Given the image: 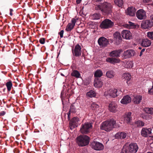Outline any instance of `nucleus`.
Instances as JSON below:
<instances>
[{"instance_id":"7","label":"nucleus","mask_w":153,"mask_h":153,"mask_svg":"<svg viewBox=\"0 0 153 153\" xmlns=\"http://www.w3.org/2000/svg\"><path fill=\"white\" fill-rule=\"evenodd\" d=\"M91 146L92 149L97 151L102 150L104 149L103 144L97 141H94L92 142L91 143Z\"/></svg>"},{"instance_id":"41","label":"nucleus","mask_w":153,"mask_h":153,"mask_svg":"<svg viewBox=\"0 0 153 153\" xmlns=\"http://www.w3.org/2000/svg\"><path fill=\"white\" fill-rule=\"evenodd\" d=\"M114 2L115 4L119 7L122 6L123 3V0H115Z\"/></svg>"},{"instance_id":"47","label":"nucleus","mask_w":153,"mask_h":153,"mask_svg":"<svg viewBox=\"0 0 153 153\" xmlns=\"http://www.w3.org/2000/svg\"><path fill=\"white\" fill-rule=\"evenodd\" d=\"M78 20V19H75L74 18H73L71 20V24H72L74 26L75 25V24Z\"/></svg>"},{"instance_id":"14","label":"nucleus","mask_w":153,"mask_h":153,"mask_svg":"<svg viewBox=\"0 0 153 153\" xmlns=\"http://www.w3.org/2000/svg\"><path fill=\"white\" fill-rule=\"evenodd\" d=\"M121 34L123 38L126 39H130L132 38V34L128 30H123L121 32Z\"/></svg>"},{"instance_id":"36","label":"nucleus","mask_w":153,"mask_h":153,"mask_svg":"<svg viewBox=\"0 0 153 153\" xmlns=\"http://www.w3.org/2000/svg\"><path fill=\"white\" fill-rule=\"evenodd\" d=\"M123 77L127 80L126 82L128 84V81H129L131 78L130 74L128 73H126L123 74Z\"/></svg>"},{"instance_id":"27","label":"nucleus","mask_w":153,"mask_h":153,"mask_svg":"<svg viewBox=\"0 0 153 153\" xmlns=\"http://www.w3.org/2000/svg\"><path fill=\"white\" fill-rule=\"evenodd\" d=\"M124 63L125 64L124 65V66L126 68H132L133 66V63L132 61H125V62Z\"/></svg>"},{"instance_id":"56","label":"nucleus","mask_w":153,"mask_h":153,"mask_svg":"<svg viewBox=\"0 0 153 153\" xmlns=\"http://www.w3.org/2000/svg\"><path fill=\"white\" fill-rule=\"evenodd\" d=\"M150 18L151 20H153V14H152L151 15Z\"/></svg>"},{"instance_id":"59","label":"nucleus","mask_w":153,"mask_h":153,"mask_svg":"<svg viewBox=\"0 0 153 153\" xmlns=\"http://www.w3.org/2000/svg\"><path fill=\"white\" fill-rule=\"evenodd\" d=\"M139 49H141V47H139Z\"/></svg>"},{"instance_id":"6","label":"nucleus","mask_w":153,"mask_h":153,"mask_svg":"<svg viewBox=\"0 0 153 153\" xmlns=\"http://www.w3.org/2000/svg\"><path fill=\"white\" fill-rule=\"evenodd\" d=\"M117 89L115 88H111L105 91L104 95L106 97L114 98L117 96Z\"/></svg>"},{"instance_id":"51","label":"nucleus","mask_w":153,"mask_h":153,"mask_svg":"<svg viewBox=\"0 0 153 153\" xmlns=\"http://www.w3.org/2000/svg\"><path fill=\"white\" fill-rule=\"evenodd\" d=\"M5 114V112L4 111H1L0 113V116H3Z\"/></svg>"},{"instance_id":"11","label":"nucleus","mask_w":153,"mask_h":153,"mask_svg":"<svg viewBox=\"0 0 153 153\" xmlns=\"http://www.w3.org/2000/svg\"><path fill=\"white\" fill-rule=\"evenodd\" d=\"M128 147L130 153H136L138 149V146L136 143H131Z\"/></svg>"},{"instance_id":"15","label":"nucleus","mask_w":153,"mask_h":153,"mask_svg":"<svg viewBox=\"0 0 153 153\" xmlns=\"http://www.w3.org/2000/svg\"><path fill=\"white\" fill-rule=\"evenodd\" d=\"M99 45L101 47H105L108 44L107 39L103 37L99 38L98 41Z\"/></svg>"},{"instance_id":"20","label":"nucleus","mask_w":153,"mask_h":153,"mask_svg":"<svg viewBox=\"0 0 153 153\" xmlns=\"http://www.w3.org/2000/svg\"><path fill=\"white\" fill-rule=\"evenodd\" d=\"M136 10L135 7H130L127 9L126 12V14L127 15L133 16L135 15Z\"/></svg>"},{"instance_id":"8","label":"nucleus","mask_w":153,"mask_h":153,"mask_svg":"<svg viewBox=\"0 0 153 153\" xmlns=\"http://www.w3.org/2000/svg\"><path fill=\"white\" fill-rule=\"evenodd\" d=\"M153 26V22L150 20H146L142 22L141 25L142 28L146 29L151 28Z\"/></svg>"},{"instance_id":"33","label":"nucleus","mask_w":153,"mask_h":153,"mask_svg":"<svg viewBox=\"0 0 153 153\" xmlns=\"http://www.w3.org/2000/svg\"><path fill=\"white\" fill-rule=\"evenodd\" d=\"M87 96L89 97H94L96 95V93L93 90H91L86 94Z\"/></svg>"},{"instance_id":"49","label":"nucleus","mask_w":153,"mask_h":153,"mask_svg":"<svg viewBox=\"0 0 153 153\" xmlns=\"http://www.w3.org/2000/svg\"><path fill=\"white\" fill-rule=\"evenodd\" d=\"M64 33V30H61L59 33V34L61 38H62L63 37V34Z\"/></svg>"},{"instance_id":"54","label":"nucleus","mask_w":153,"mask_h":153,"mask_svg":"<svg viewBox=\"0 0 153 153\" xmlns=\"http://www.w3.org/2000/svg\"><path fill=\"white\" fill-rule=\"evenodd\" d=\"M151 0H143V2L145 3H148Z\"/></svg>"},{"instance_id":"1","label":"nucleus","mask_w":153,"mask_h":153,"mask_svg":"<svg viewBox=\"0 0 153 153\" xmlns=\"http://www.w3.org/2000/svg\"><path fill=\"white\" fill-rule=\"evenodd\" d=\"M112 8V6L111 4L107 2H104L95 6L96 10H100L103 14H106L110 13Z\"/></svg>"},{"instance_id":"24","label":"nucleus","mask_w":153,"mask_h":153,"mask_svg":"<svg viewBox=\"0 0 153 153\" xmlns=\"http://www.w3.org/2000/svg\"><path fill=\"white\" fill-rule=\"evenodd\" d=\"M126 136L127 134L126 133L123 132H119L115 134V137L117 139H122L126 138Z\"/></svg>"},{"instance_id":"45","label":"nucleus","mask_w":153,"mask_h":153,"mask_svg":"<svg viewBox=\"0 0 153 153\" xmlns=\"http://www.w3.org/2000/svg\"><path fill=\"white\" fill-rule=\"evenodd\" d=\"M147 36L149 39L153 40V31L148 32L147 33Z\"/></svg>"},{"instance_id":"3","label":"nucleus","mask_w":153,"mask_h":153,"mask_svg":"<svg viewBox=\"0 0 153 153\" xmlns=\"http://www.w3.org/2000/svg\"><path fill=\"white\" fill-rule=\"evenodd\" d=\"M89 137L86 135H80L77 137L76 142L78 145L84 146L87 145L89 142Z\"/></svg>"},{"instance_id":"13","label":"nucleus","mask_w":153,"mask_h":153,"mask_svg":"<svg viewBox=\"0 0 153 153\" xmlns=\"http://www.w3.org/2000/svg\"><path fill=\"white\" fill-rule=\"evenodd\" d=\"M79 119L78 117H74L70 121L69 123V127L71 130L77 126L79 123Z\"/></svg>"},{"instance_id":"37","label":"nucleus","mask_w":153,"mask_h":153,"mask_svg":"<svg viewBox=\"0 0 153 153\" xmlns=\"http://www.w3.org/2000/svg\"><path fill=\"white\" fill-rule=\"evenodd\" d=\"M71 75L77 78H79L80 76V74L79 72L76 70L72 72Z\"/></svg>"},{"instance_id":"35","label":"nucleus","mask_w":153,"mask_h":153,"mask_svg":"<svg viewBox=\"0 0 153 153\" xmlns=\"http://www.w3.org/2000/svg\"><path fill=\"white\" fill-rule=\"evenodd\" d=\"M114 38L116 40L119 41L121 40V37L120 33L118 32H116L114 34Z\"/></svg>"},{"instance_id":"40","label":"nucleus","mask_w":153,"mask_h":153,"mask_svg":"<svg viewBox=\"0 0 153 153\" xmlns=\"http://www.w3.org/2000/svg\"><path fill=\"white\" fill-rule=\"evenodd\" d=\"M8 91H10L12 86V83L11 81L7 82L6 84Z\"/></svg>"},{"instance_id":"42","label":"nucleus","mask_w":153,"mask_h":153,"mask_svg":"<svg viewBox=\"0 0 153 153\" xmlns=\"http://www.w3.org/2000/svg\"><path fill=\"white\" fill-rule=\"evenodd\" d=\"M120 153H130L129 152L128 147L124 146L122 149Z\"/></svg>"},{"instance_id":"9","label":"nucleus","mask_w":153,"mask_h":153,"mask_svg":"<svg viewBox=\"0 0 153 153\" xmlns=\"http://www.w3.org/2000/svg\"><path fill=\"white\" fill-rule=\"evenodd\" d=\"M137 18L140 20L145 19L147 17L145 11L142 9H140L136 13Z\"/></svg>"},{"instance_id":"25","label":"nucleus","mask_w":153,"mask_h":153,"mask_svg":"<svg viewBox=\"0 0 153 153\" xmlns=\"http://www.w3.org/2000/svg\"><path fill=\"white\" fill-rule=\"evenodd\" d=\"M94 85L96 88H101L102 85V82L101 79L95 78L94 80Z\"/></svg>"},{"instance_id":"16","label":"nucleus","mask_w":153,"mask_h":153,"mask_svg":"<svg viewBox=\"0 0 153 153\" xmlns=\"http://www.w3.org/2000/svg\"><path fill=\"white\" fill-rule=\"evenodd\" d=\"M123 51L121 49L113 51L109 53V55L111 57L118 58L120 56V54Z\"/></svg>"},{"instance_id":"10","label":"nucleus","mask_w":153,"mask_h":153,"mask_svg":"<svg viewBox=\"0 0 153 153\" xmlns=\"http://www.w3.org/2000/svg\"><path fill=\"white\" fill-rule=\"evenodd\" d=\"M135 53L134 51L130 49L124 51L123 53V56L125 59L134 56Z\"/></svg>"},{"instance_id":"2","label":"nucleus","mask_w":153,"mask_h":153,"mask_svg":"<svg viewBox=\"0 0 153 153\" xmlns=\"http://www.w3.org/2000/svg\"><path fill=\"white\" fill-rule=\"evenodd\" d=\"M116 122L113 118L103 122L101 125L100 128L107 131H111L114 127Z\"/></svg>"},{"instance_id":"31","label":"nucleus","mask_w":153,"mask_h":153,"mask_svg":"<svg viewBox=\"0 0 153 153\" xmlns=\"http://www.w3.org/2000/svg\"><path fill=\"white\" fill-rule=\"evenodd\" d=\"M103 75L102 71L98 69L95 72L94 76L96 78L100 77Z\"/></svg>"},{"instance_id":"32","label":"nucleus","mask_w":153,"mask_h":153,"mask_svg":"<svg viewBox=\"0 0 153 153\" xmlns=\"http://www.w3.org/2000/svg\"><path fill=\"white\" fill-rule=\"evenodd\" d=\"M145 123L143 122L140 120H138L135 122V125L137 127H142L144 126Z\"/></svg>"},{"instance_id":"30","label":"nucleus","mask_w":153,"mask_h":153,"mask_svg":"<svg viewBox=\"0 0 153 153\" xmlns=\"http://www.w3.org/2000/svg\"><path fill=\"white\" fill-rule=\"evenodd\" d=\"M143 111L147 113L153 114V108L146 107L143 109Z\"/></svg>"},{"instance_id":"19","label":"nucleus","mask_w":153,"mask_h":153,"mask_svg":"<svg viewBox=\"0 0 153 153\" xmlns=\"http://www.w3.org/2000/svg\"><path fill=\"white\" fill-rule=\"evenodd\" d=\"M131 114V112H128L125 113L123 116L124 121L127 123H130L132 120Z\"/></svg>"},{"instance_id":"52","label":"nucleus","mask_w":153,"mask_h":153,"mask_svg":"<svg viewBox=\"0 0 153 153\" xmlns=\"http://www.w3.org/2000/svg\"><path fill=\"white\" fill-rule=\"evenodd\" d=\"M82 0H76V3L77 4H78L80 3Z\"/></svg>"},{"instance_id":"50","label":"nucleus","mask_w":153,"mask_h":153,"mask_svg":"<svg viewBox=\"0 0 153 153\" xmlns=\"http://www.w3.org/2000/svg\"><path fill=\"white\" fill-rule=\"evenodd\" d=\"M145 51V49H143L141 50V51L140 52V56H142V55L143 54V52H144Z\"/></svg>"},{"instance_id":"28","label":"nucleus","mask_w":153,"mask_h":153,"mask_svg":"<svg viewBox=\"0 0 153 153\" xmlns=\"http://www.w3.org/2000/svg\"><path fill=\"white\" fill-rule=\"evenodd\" d=\"M115 75L114 72L112 71H108L106 74V76L109 78H113Z\"/></svg>"},{"instance_id":"26","label":"nucleus","mask_w":153,"mask_h":153,"mask_svg":"<svg viewBox=\"0 0 153 153\" xmlns=\"http://www.w3.org/2000/svg\"><path fill=\"white\" fill-rule=\"evenodd\" d=\"M142 99V96L140 95H137L134 96L133 101L134 103L138 104L140 103Z\"/></svg>"},{"instance_id":"38","label":"nucleus","mask_w":153,"mask_h":153,"mask_svg":"<svg viewBox=\"0 0 153 153\" xmlns=\"http://www.w3.org/2000/svg\"><path fill=\"white\" fill-rule=\"evenodd\" d=\"M99 107V105L95 102H92L91 104V108L93 110H96Z\"/></svg>"},{"instance_id":"22","label":"nucleus","mask_w":153,"mask_h":153,"mask_svg":"<svg viewBox=\"0 0 153 153\" xmlns=\"http://www.w3.org/2000/svg\"><path fill=\"white\" fill-rule=\"evenodd\" d=\"M131 101V97L129 95H126L123 97L120 101V102L123 104H127L129 103Z\"/></svg>"},{"instance_id":"23","label":"nucleus","mask_w":153,"mask_h":153,"mask_svg":"<svg viewBox=\"0 0 153 153\" xmlns=\"http://www.w3.org/2000/svg\"><path fill=\"white\" fill-rule=\"evenodd\" d=\"M106 61L111 64H114L115 63H119L120 61V59L119 58H107L106 59Z\"/></svg>"},{"instance_id":"18","label":"nucleus","mask_w":153,"mask_h":153,"mask_svg":"<svg viewBox=\"0 0 153 153\" xmlns=\"http://www.w3.org/2000/svg\"><path fill=\"white\" fill-rule=\"evenodd\" d=\"M72 51L74 56H80L81 54V48L79 45H76L74 51L73 50Z\"/></svg>"},{"instance_id":"53","label":"nucleus","mask_w":153,"mask_h":153,"mask_svg":"<svg viewBox=\"0 0 153 153\" xmlns=\"http://www.w3.org/2000/svg\"><path fill=\"white\" fill-rule=\"evenodd\" d=\"M13 11V10L12 9H10V15L12 16L13 15L12 12Z\"/></svg>"},{"instance_id":"17","label":"nucleus","mask_w":153,"mask_h":153,"mask_svg":"<svg viewBox=\"0 0 153 153\" xmlns=\"http://www.w3.org/2000/svg\"><path fill=\"white\" fill-rule=\"evenodd\" d=\"M117 104L114 102H112L110 103L108 105L109 111L113 113H116L117 111Z\"/></svg>"},{"instance_id":"48","label":"nucleus","mask_w":153,"mask_h":153,"mask_svg":"<svg viewBox=\"0 0 153 153\" xmlns=\"http://www.w3.org/2000/svg\"><path fill=\"white\" fill-rule=\"evenodd\" d=\"M39 42L41 44H44L45 42V39L43 38H41L39 39Z\"/></svg>"},{"instance_id":"43","label":"nucleus","mask_w":153,"mask_h":153,"mask_svg":"<svg viewBox=\"0 0 153 153\" xmlns=\"http://www.w3.org/2000/svg\"><path fill=\"white\" fill-rule=\"evenodd\" d=\"M100 18V15L99 13H95L92 16V18L94 20H97Z\"/></svg>"},{"instance_id":"55","label":"nucleus","mask_w":153,"mask_h":153,"mask_svg":"<svg viewBox=\"0 0 153 153\" xmlns=\"http://www.w3.org/2000/svg\"><path fill=\"white\" fill-rule=\"evenodd\" d=\"M94 0L96 2H100L101 1H102V0Z\"/></svg>"},{"instance_id":"21","label":"nucleus","mask_w":153,"mask_h":153,"mask_svg":"<svg viewBox=\"0 0 153 153\" xmlns=\"http://www.w3.org/2000/svg\"><path fill=\"white\" fill-rule=\"evenodd\" d=\"M152 44L151 41L148 39H144L142 40L141 45L144 47H147L150 46Z\"/></svg>"},{"instance_id":"12","label":"nucleus","mask_w":153,"mask_h":153,"mask_svg":"<svg viewBox=\"0 0 153 153\" xmlns=\"http://www.w3.org/2000/svg\"><path fill=\"white\" fill-rule=\"evenodd\" d=\"M152 129L151 128H143L141 131V135L145 137H147L149 135L152 134Z\"/></svg>"},{"instance_id":"29","label":"nucleus","mask_w":153,"mask_h":153,"mask_svg":"<svg viewBox=\"0 0 153 153\" xmlns=\"http://www.w3.org/2000/svg\"><path fill=\"white\" fill-rule=\"evenodd\" d=\"M75 109L74 107L73 106H71L70 107V110L68 113H67L68 119V120H70L71 118L70 116V115L72 113L75 112Z\"/></svg>"},{"instance_id":"5","label":"nucleus","mask_w":153,"mask_h":153,"mask_svg":"<svg viewBox=\"0 0 153 153\" xmlns=\"http://www.w3.org/2000/svg\"><path fill=\"white\" fill-rule=\"evenodd\" d=\"M114 25V22L111 20L105 19L102 22L100 26L101 28L106 29L111 27Z\"/></svg>"},{"instance_id":"39","label":"nucleus","mask_w":153,"mask_h":153,"mask_svg":"<svg viewBox=\"0 0 153 153\" xmlns=\"http://www.w3.org/2000/svg\"><path fill=\"white\" fill-rule=\"evenodd\" d=\"M74 26L71 23H69L66 27V30L67 31H70L73 28Z\"/></svg>"},{"instance_id":"46","label":"nucleus","mask_w":153,"mask_h":153,"mask_svg":"<svg viewBox=\"0 0 153 153\" xmlns=\"http://www.w3.org/2000/svg\"><path fill=\"white\" fill-rule=\"evenodd\" d=\"M148 93L151 94H153V82H152V87L148 88Z\"/></svg>"},{"instance_id":"57","label":"nucleus","mask_w":153,"mask_h":153,"mask_svg":"<svg viewBox=\"0 0 153 153\" xmlns=\"http://www.w3.org/2000/svg\"><path fill=\"white\" fill-rule=\"evenodd\" d=\"M61 74V75L62 76H64V75L63 74Z\"/></svg>"},{"instance_id":"44","label":"nucleus","mask_w":153,"mask_h":153,"mask_svg":"<svg viewBox=\"0 0 153 153\" xmlns=\"http://www.w3.org/2000/svg\"><path fill=\"white\" fill-rule=\"evenodd\" d=\"M126 25H127L128 26V27L129 28H133L136 27L135 25L130 21L128 22V24H127Z\"/></svg>"},{"instance_id":"58","label":"nucleus","mask_w":153,"mask_h":153,"mask_svg":"<svg viewBox=\"0 0 153 153\" xmlns=\"http://www.w3.org/2000/svg\"><path fill=\"white\" fill-rule=\"evenodd\" d=\"M147 153H152V152H148Z\"/></svg>"},{"instance_id":"34","label":"nucleus","mask_w":153,"mask_h":153,"mask_svg":"<svg viewBox=\"0 0 153 153\" xmlns=\"http://www.w3.org/2000/svg\"><path fill=\"white\" fill-rule=\"evenodd\" d=\"M140 117L145 120H149L152 118V116L149 115L145 114H140Z\"/></svg>"},{"instance_id":"4","label":"nucleus","mask_w":153,"mask_h":153,"mask_svg":"<svg viewBox=\"0 0 153 153\" xmlns=\"http://www.w3.org/2000/svg\"><path fill=\"white\" fill-rule=\"evenodd\" d=\"M92 127L91 123H85L82 125L80 131L82 134H87L89 132Z\"/></svg>"}]
</instances>
